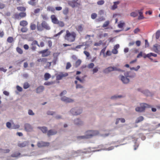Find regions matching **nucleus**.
<instances>
[{"label":"nucleus","mask_w":160,"mask_h":160,"mask_svg":"<svg viewBox=\"0 0 160 160\" xmlns=\"http://www.w3.org/2000/svg\"><path fill=\"white\" fill-rule=\"evenodd\" d=\"M121 80L123 83H127L129 82V79L126 77H124V76H122Z\"/></svg>","instance_id":"nucleus-19"},{"label":"nucleus","mask_w":160,"mask_h":160,"mask_svg":"<svg viewBox=\"0 0 160 160\" xmlns=\"http://www.w3.org/2000/svg\"><path fill=\"white\" fill-rule=\"evenodd\" d=\"M37 30L39 31H42L44 29L46 30H49L50 29V27L49 24L45 21H42L41 24L38 22L37 24Z\"/></svg>","instance_id":"nucleus-3"},{"label":"nucleus","mask_w":160,"mask_h":160,"mask_svg":"<svg viewBox=\"0 0 160 160\" xmlns=\"http://www.w3.org/2000/svg\"><path fill=\"white\" fill-rule=\"evenodd\" d=\"M38 62H41L43 63H46L47 62V59L46 58H40L37 60Z\"/></svg>","instance_id":"nucleus-29"},{"label":"nucleus","mask_w":160,"mask_h":160,"mask_svg":"<svg viewBox=\"0 0 160 160\" xmlns=\"http://www.w3.org/2000/svg\"><path fill=\"white\" fill-rule=\"evenodd\" d=\"M125 23L124 22H120L118 25V26L119 28H122L124 25Z\"/></svg>","instance_id":"nucleus-51"},{"label":"nucleus","mask_w":160,"mask_h":160,"mask_svg":"<svg viewBox=\"0 0 160 160\" xmlns=\"http://www.w3.org/2000/svg\"><path fill=\"white\" fill-rule=\"evenodd\" d=\"M68 74L67 72L64 73L63 72H61L58 74L56 76V79L57 80H60L64 77L68 76Z\"/></svg>","instance_id":"nucleus-8"},{"label":"nucleus","mask_w":160,"mask_h":160,"mask_svg":"<svg viewBox=\"0 0 160 160\" xmlns=\"http://www.w3.org/2000/svg\"><path fill=\"white\" fill-rule=\"evenodd\" d=\"M57 131L52 130H50L47 132V135L48 136L55 135L57 133Z\"/></svg>","instance_id":"nucleus-20"},{"label":"nucleus","mask_w":160,"mask_h":160,"mask_svg":"<svg viewBox=\"0 0 160 160\" xmlns=\"http://www.w3.org/2000/svg\"><path fill=\"white\" fill-rule=\"evenodd\" d=\"M144 118L142 116H140L137 118L135 121V123H138L143 121L144 120Z\"/></svg>","instance_id":"nucleus-23"},{"label":"nucleus","mask_w":160,"mask_h":160,"mask_svg":"<svg viewBox=\"0 0 160 160\" xmlns=\"http://www.w3.org/2000/svg\"><path fill=\"white\" fill-rule=\"evenodd\" d=\"M160 30H158L156 33L155 34V37L157 39H158L160 37Z\"/></svg>","instance_id":"nucleus-35"},{"label":"nucleus","mask_w":160,"mask_h":160,"mask_svg":"<svg viewBox=\"0 0 160 160\" xmlns=\"http://www.w3.org/2000/svg\"><path fill=\"white\" fill-rule=\"evenodd\" d=\"M42 17L43 19L45 20H47L48 18L47 15L46 14L42 15Z\"/></svg>","instance_id":"nucleus-57"},{"label":"nucleus","mask_w":160,"mask_h":160,"mask_svg":"<svg viewBox=\"0 0 160 160\" xmlns=\"http://www.w3.org/2000/svg\"><path fill=\"white\" fill-rule=\"evenodd\" d=\"M17 9L18 10L20 11H22V12H24L26 10L25 8L23 7H21V6L18 7L17 8Z\"/></svg>","instance_id":"nucleus-30"},{"label":"nucleus","mask_w":160,"mask_h":160,"mask_svg":"<svg viewBox=\"0 0 160 160\" xmlns=\"http://www.w3.org/2000/svg\"><path fill=\"white\" fill-rule=\"evenodd\" d=\"M138 14V12H133L130 13V16L131 17H137Z\"/></svg>","instance_id":"nucleus-32"},{"label":"nucleus","mask_w":160,"mask_h":160,"mask_svg":"<svg viewBox=\"0 0 160 160\" xmlns=\"http://www.w3.org/2000/svg\"><path fill=\"white\" fill-rule=\"evenodd\" d=\"M25 129L28 132H30L32 130V128L31 125L28 124H25L24 125Z\"/></svg>","instance_id":"nucleus-12"},{"label":"nucleus","mask_w":160,"mask_h":160,"mask_svg":"<svg viewBox=\"0 0 160 160\" xmlns=\"http://www.w3.org/2000/svg\"><path fill=\"white\" fill-rule=\"evenodd\" d=\"M144 94H145L146 96H149L150 94V92L147 90H145L144 91L142 92Z\"/></svg>","instance_id":"nucleus-58"},{"label":"nucleus","mask_w":160,"mask_h":160,"mask_svg":"<svg viewBox=\"0 0 160 160\" xmlns=\"http://www.w3.org/2000/svg\"><path fill=\"white\" fill-rule=\"evenodd\" d=\"M99 132L97 130H88L85 133L84 136L77 137V138L79 139H87L98 135Z\"/></svg>","instance_id":"nucleus-1"},{"label":"nucleus","mask_w":160,"mask_h":160,"mask_svg":"<svg viewBox=\"0 0 160 160\" xmlns=\"http://www.w3.org/2000/svg\"><path fill=\"white\" fill-rule=\"evenodd\" d=\"M50 75L48 73H46L44 75V79L45 80H48L51 78Z\"/></svg>","instance_id":"nucleus-26"},{"label":"nucleus","mask_w":160,"mask_h":160,"mask_svg":"<svg viewBox=\"0 0 160 160\" xmlns=\"http://www.w3.org/2000/svg\"><path fill=\"white\" fill-rule=\"evenodd\" d=\"M76 28L79 32H82L83 30V28L82 27V25H79L77 26L76 27Z\"/></svg>","instance_id":"nucleus-24"},{"label":"nucleus","mask_w":160,"mask_h":160,"mask_svg":"<svg viewBox=\"0 0 160 160\" xmlns=\"http://www.w3.org/2000/svg\"><path fill=\"white\" fill-rule=\"evenodd\" d=\"M121 97H122L121 96H117L114 95V96H112L111 97V99H115L117 98H120Z\"/></svg>","instance_id":"nucleus-59"},{"label":"nucleus","mask_w":160,"mask_h":160,"mask_svg":"<svg viewBox=\"0 0 160 160\" xmlns=\"http://www.w3.org/2000/svg\"><path fill=\"white\" fill-rule=\"evenodd\" d=\"M143 10V9H142L138 11V13L139 14V15L138 17V19L139 20L143 19L144 18V16L143 15V12L142 11Z\"/></svg>","instance_id":"nucleus-17"},{"label":"nucleus","mask_w":160,"mask_h":160,"mask_svg":"<svg viewBox=\"0 0 160 160\" xmlns=\"http://www.w3.org/2000/svg\"><path fill=\"white\" fill-rule=\"evenodd\" d=\"M53 82H46L44 84L45 85H50L53 84Z\"/></svg>","instance_id":"nucleus-53"},{"label":"nucleus","mask_w":160,"mask_h":160,"mask_svg":"<svg viewBox=\"0 0 160 160\" xmlns=\"http://www.w3.org/2000/svg\"><path fill=\"white\" fill-rule=\"evenodd\" d=\"M49 145V143L47 142L41 141L38 142L37 145L39 148H42L44 147L48 146Z\"/></svg>","instance_id":"nucleus-9"},{"label":"nucleus","mask_w":160,"mask_h":160,"mask_svg":"<svg viewBox=\"0 0 160 160\" xmlns=\"http://www.w3.org/2000/svg\"><path fill=\"white\" fill-rule=\"evenodd\" d=\"M30 86V85L28 83L26 82L24 83L23 84V88L26 89L28 88Z\"/></svg>","instance_id":"nucleus-42"},{"label":"nucleus","mask_w":160,"mask_h":160,"mask_svg":"<svg viewBox=\"0 0 160 160\" xmlns=\"http://www.w3.org/2000/svg\"><path fill=\"white\" fill-rule=\"evenodd\" d=\"M76 37V34L75 32H72L71 33L68 30H67L64 38L69 42H72L75 41Z\"/></svg>","instance_id":"nucleus-2"},{"label":"nucleus","mask_w":160,"mask_h":160,"mask_svg":"<svg viewBox=\"0 0 160 160\" xmlns=\"http://www.w3.org/2000/svg\"><path fill=\"white\" fill-rule=\"evenodd\" d=\"M112 52L115 54H116L118 53V50L113 48L112 51Z\"/></svg>","instance_id":"nucleus-54"},{"label":"nucleus","mask_w":160,"mask_h":160,"mask_svg":"<svg viewBox=\"0 0 160 160\" xmlns=\"http://www.w3.org/2000/svg\"><path fill=\"white\" fill-rule=\"evenodd\" d=\"M74 123L75 124L77 125L81 124L82 123V122L79 119H77L75 120Z\"/></svg>","instance_id":"nucleus-33"},{"label":"nucleus","mask_w":160,"mask_h":160,"mask_svg":"<svg viewBox=\"0 0 160 160\" xmlns=\"http://www.w3.org/2000/svg\"><path fill=\"white\" fill-rule=\"evenodd\" d=\"M13 41V39L12 37H9L8 38L7 41L9 43H12Z\"/></svg>","instance_id":"nucleus-40"},{"label":"nucleus","mask_w":160,"mask_h":160,"mask_svg":"<svg viewBox=\"0 0 160 160\" xmlns=\"http://www.w3.org/2000/svg\"><path fill=\"white\" fill-rule=\"evenodd\" d=\"M28 24V22L25 20H22L20 22V25L23 27L26 26Z\"/></svg>","instance_id":"nucleus-21"},{"label":"nucleus","mask_w":160,"mask_h":160,"mask_svg":"<svg viewBox=\"0 0 160 160\" xmlns=\"http://www.w3.org/2000/svg\"><path fill=\"white\" fill-rule=\"evenodd\" d=\"M105 20L103 16H101L99 17L96 19L97 22H99L104 21Z\"/></svg>","instance_id":"nucleus-37"},{"label":"nucleus","mask_w":160,"mask_h":160,"mask_svg":"<svg viewBox=\"0 0 160 160\" xmlns=\"http://www.w3.org/2000/svg\"><path fill=\"white\" fill-rule=\"evenodd\" d=\"M44 89V87L43 86H40L38 87L36 89V92L37 93H39L42 92Z\"/></svg>","instance_id":"nucleus-22"},{"label":"nucleus","mask_w":160,"mask_h":160,"mask_svg":"<svg viewBox=\"0 0 160 160\" xmlns=\"http://www.w3.org/2000/svg\"><path fill=\"white\" fill-rule=\"evenodd\" d=\"M47 11L52 12H54L55 10L54 8L50 6H48L47 7Z\"/></svg>","instance_id":"nucleus-27"},{"label":"nucleus","mask_w":160,"mask_h":160,"mask_svg":"<svg viewBox=\"0 0 160 160\" xmlns=\"http://www.w3.org/2000/svg\"><path fill=\"white\" fill-rule=\"evenodd\" d=\"M44 42H40V44H39L38 43V47H44Z\"/></svg>","instance_id":"nucleus-56"},{"label":"nucleus","mask_w":160,"mask_h":160,"mask_svg":"<svg viewBox=\"0 0 160 160\" xmlns=\"http://www.w3.org/2000/svg\"><path fill=\"white\" fill-rule=\"evenodd\" d=\"M51 18L52 20V22L54 24H57L58 20L57 19L55 15H52L51 16Z\"/></svg>","instance_id":"nucleus-13"},{"label":"nucleus","mask_w":160,"mask_h":160,"mask_svg":"<svg viewBox=\"0 0 160 160\" xmlns=\"http://www.w3.org/2000/svg\"><path fill=\"white\" fill-rule=\"evenodd\" d=\"M38 53L39 54H42V57H47L50 54V52L48 49L40 51Z\"/></svg>","instance_id":"nucleus-7"},{"label":"nucleus","mask_w":160,"mask_h":160,"mask_svg":"<svg viewBox=\"0 0 160 160\" xmlns=\"http://www.w3.org/2000/svg\"><path fill=\"white\" fill-rule=\"evenodd\" d=\"M83 52L87 57H89L90 55L89 53L87 51H85Z\"/></svg>","instance_id":"nucleus-62"},{"label":"nucleus","mask_w":160,"mask_h":160,"mask_svg":"<svg viewBox=\"0 0 160 160\" xmlns=\"http://www.w3.org/2000/svg\"><path fill=\"white\" fill-rule=\"evenodd\" d=\"M70 112L73 115H77L80 114L82 112V110L80 109L77 110L76 109L73 108L71 110Z\"/></svg>","instance_id":"nucleus-10"},{"label":"nucleus","mask_w":160,"mask_h":160,"mask_svg":"<svg viewBox=\"0 0 160 160\" xmlns=\"http://www.w3.org/2000/svg\"><path fill=\"white\" fill-rule=\"evenodd\" d=\"M112 71H113V68H112V67H110L105 69L103 70V72L107 73Z\"/></svg>","instance_id":"nucleus-16"},{"label":"nucleus","mask_w":160,"mask_h":160,"mask_svg":"<svg viewBox=\"0 0 160 160\" xmlns=\"http://www.w3.org/2000/svg\"><path fill=\"white\" fill-rule=\"evenodd\" d=\"M120 3L119 1L115 2H113L114 4L111 7V9L114 10L117 8V5L119 4Z\"/></svg>","instance_id":"nucleus-18"},{"label":"nucleus","mask_w":160,"mask_h":160,"mask_svg":"<svg viewBox=\"0 0 160 160\" xmlns=\"http://www.w3.org/2000/svg\"><path fill=\"white\" fill-rule=\"evenodd\" d=\"M97 15L95 13H93L91 15V18L92 19H94L97 17Z\"/></svg>","instance_id":"nucleus-45"},{"label":"nucleus","mask_w":160,"mask_h":160,"mask_svg":"<svg viewBox=\"0 0 160 160\" xmlns=\"http://www.w3.org/2000/svg\"><path fill=\"white\" fill-rule=\"evenodd\" d=\"M36 0H30V1L28 2V3L30 5L34 6L36 4Z\"/></svg>","instance_id":"nucleus-31"},{"label":"nucleus","mask_w":160,"mask_h":160,"mask_svg":"<svg viewBox=\"0 0 160 160\" xmlns=\"http://www.w3.org/2000/svg\"><path fill=\"white\" fill-rule=\"evenodd\" d=\"M16 50L17 52L20 54H22L23 53V51L19 47L17 48Z\"/></svg>","instance_id":"nucleus-44"},{"label":"nucleus","mask_w":160,"mask_h":160,"mask_svg":"<svg viewBox=\"0 0 160 160\" xmlns=\"http://www.w3.org/2000/svg\"><path fill=\"white\" fill-rule=\"evenodd\" d=\"M57 24H58L59 26L62 27L64 26V23L62 21H58Z\"/></svg>","instance_id":"nucleus-38"},{"label":"nucleus","mask_w":160,"mask_h":160,"mask_svg":"<svg viewBox=\"0 0 160 160\" xmlns=\"http://www.w3.org/2000/svg\"><path fill=\"white\" fill-rule=\"evenodd\" d=\"M65 31V30H62L61 31L57 33V34H56L54 35V36L55 37H56L59 35H60L61 34H62L64 31Z\"/></svg>","instance_id":"nucleus-52"},{"label":"nucleus","mask_w":160,"mask_h":160,"mask_svg":"<svg viewBox=\"0 0 160 160\" xmlns=\"http://www.w3.org/2000/svg\"><path fill=\"white\" fill-rule=\"evenodd\" d=\"M38 128L41 130L44 133H46L47 131V128L46 127H38Z\"/></svg>","instance_id":"nucleus-25"},{"label":"nucleus","mask_w":160,"mask_h":160,"mask_svg":"<svg viewBox=\"0 0 160 160\" xmlns=\"http://www.w3.org/2000/svg\"><path fill=\"white\" fill-rule=\"evenodd\" d=\"M153 50L156 53L160 52V45L157 44L154 45L153 46Z\"/></svg>","instance_id":"nucleus-11"},{"label":"nucleus","mask_w":160,"mask_h":160,"mask_svg":"<svg viewBox=\"0 0 160 160\" xmlns=\"http://www.w3.org/2000/svg\"><path fill=\"white\" fill-rule=\"evenodd\" d=\"M42 10V9H40V8H37L35 9L34 11V13L35 14H37L39 13L40 11Z\"/></svg>","instance_id":"nucleus-55"},{"label":"nucleus","mask_w":160,"mask_h":160,"mask_svg":"<svg viewBox=\"0 0 160 160\" xmlns=\"http://www.w3.org/2000/svg\"><path fill=\"white\" fill-rule=\"evenodd\" d=\"M69 12L68 8H65L63 11V13L64 15H67Z\"/></svg>","instance_id":"nucleus-39"},{"label":"nucleus","mask_w":160,"mask_h":160,"mask_svg":"<svg viewBox=\"0 0 160 160\" xmlns=\"http://www.w3.org/2000/svg\"><path fill=\"white\" fill-rule=\"evenodd\" d=\"M19 14L15 13L14 14V18L15 19L20 20L21 19Z\"/></svg>","instance_id":"nucleus-48"},{"label":"nucleus","mask_w":160,"mask_h":160,"mask_svg":"<svg viewBox=\"0 0 160 160\" xmlns=\"http://www.w3.org/2000/svg\"><path fill=\"white\" fill-rule=\"evenodd\" d=\"M82 46V45H78L75 48H72V50H76L77 48H80Z\"/></svg>","instance_id":"nucleus-60"},{"label":"nucleus","mask_w":160,"mask_h":160,"mask_svg":"<svg viewBox=\"0 0 160 160\" xmlns=\"http://www.w3.org/2000/svg\"><path fill=\"white\" fill-rule=\"evenodd\" d=\"M28 142L27 141H24L22 142H19L18 145V147L22 148L27 146L28 144Z\"/></svg>","instance_id":"nucleus-15"},{"label":"nucleus","mask_w":160,"mask_h":160,"mask_svg":"<svg viewBox=\"0 0 160 160\" xmlns=\"http://www.w3.org/2000/svg\"><path fill=\"white\" fill-rule=\"evenodd\" d=\"M112 52L109 50H108L106 52V54H104L103 57L106 58L108 56H111L112 55Z\"/></svg>","instance_id":"nucleus-36"},{"label":"nucleus","mask_w":160,"mask_h":160,"mask_svg":"<svg viewBox=\"0 0 160 160\" xmlns=\"http://www.w3.org/2000/svg\"><path fill=\"white\" fill-rule=\"evenodd\" d=\"M140 107H137L135 108L137 112H142L146 108H150V105L145 103H142L140 104Z\"/></svg>","instance_id":"nucleus-4"},{"label":"nucleus","mask_w":160,"mask_h":160,"mask_svg":"<svg viewBox=\"0 0 160 160\" xmlns=\"http://www.w3.org/2000/svg\"><path fill=\"white\" fill-rule=\"evenodd\" d=\"M6 126L8 128H10L11 127V123L9 122H7L6 123Z\"/></svg>","instance_id":"nucleus-63"},{"label":"nucleus","mask_w":160,"mask_h":160,"mask_svg":"<svg viewBox=\"0 0 160 160\" xmlns=\"http://www.w3.org/2000/svg\"><path fill=\"white\" fill-rule=\"evenodd\" d=\"M112 68H113V71H120V72H123V71L122 70H121V69H120L119 68H118L117 67H112Z\"/></svg>","instance_id":"nucleus-49"},{"label":"nucleus","mask_w":160,"mask_h":160,"mask_svg":"<svg viewBox=\"0 0 160 160\" xmlns=\"http://www.w3.org/2000/svg\"><path fill=\"white\" fill-rule=\"evenodd\" d=\"M109 22L108 21H106L102 25L103 28H105L107 27L109 24Z\"/></svg>","instance_id":"nucleus-47"},{"label":"nucleus","mask_w":160,"mask_h":160,"mask_svg":"<svg viewBox=\"0 0 160 160\" xmlns=\"http://www.w3.org/2000/svg\"><path fill=\"white\" fill-rule=\"evenodd\" d=\"M61 100L66 102H72L73 100L66 97H63L61 98Z\"/></svg>","instance_id":"nucleus-14"},{"label":"nucleus","mask_w":160,"mask_h":160,"mask_svg":"<svg viewBox=\"0 0 160 160\" xmlns=\"http://www.w3.org/2000/svg\"><path fill=\"white\" fill-rule=\"evenodd\" d=\"M30 28L32 30H35L36 28V25L33 23H31L30 26Z\"/></svg>","instance_id":"nucleus-28"},{"label":"nucleus","mask_w":160,"mask_h":160,"mask_svg":"<svg viewBox=\"0 0 160 160\" xmlns=\"http://www.w3.org/2000/svg\"><path fill=\"white\" fill-rule=\"evenodd\" d=\"M28 30V29L25 27H22L21 29V31L22 32H26Z\"/></svg>","instance_id":"nucleus-41"},{"label":"nucleus","mask_w":160,"mask_h":160,"mask_svg":"<svg viewBox=\"0 0 160 160\" xmlns=\"http://www.w3.org/2000/svg\"><path fill=\"white\" fill-rule=\"evenodd\" d=\"M71 66H72L70 63V62H68L66 64V69H68L70 68Z\"/></svg>","instance_id":"nucleus-50"},{"label":"nucleus","mask_w":160,"mask_h":160,"mask_svg":"<svg viewBox=\"0 0 160 160\" xmlns=\"http://www.w3.org/2000/svg\"><path fill=\"white\" fill-rule=\"evenodd\" d=\"M19 16H20L21 19V18H24L26 16V12H21L19 13Z\"/></svg>","instance_id":"nucleus-34"},{"label":"nucleus","mask_w":160,"mask_h":160,"mask_svg":"<svg viewBox=\"0 0 160 160\" xmlns=\"http://www.w3.org/2000/svg\"><path fill=\"white\" fill-rule=\"evenodd\" d=\"M79 0H72L68 1V3L69 5L73 8L80 5V3L78 2Z\"/></svg>","instance_id":"nucleus-5"},{"label":"nucleus","mask_w":160,"mask_h":160,"mask_svg":"<svg viewBox=\"0 0 160 160\" xmlns=\"http://www.w3.org/2000/svg\"><path fill=\"white\" fill-rule=\"evenodd\" d=\"M94 63H91L88 65V68H92L94 67Z\"/></svg>","instance_id":"nucleus-61"},{"label":"nucleus","mask_w":160,"mask_h":160,"mask_svg":"<svg viewBox=\"0 0 160 160\" xmlns=\"http://www.w3.org/2000/svg\"><path fill=\"white\" fill-rule=\"evenodd\" d=\"M38 42L36 40L33 41L30 45V48L33 51H35L37 49L36 46H38Z\"/></svg>","instance_id":"nucleus-6"},{"label":"nucleus","mask_w":160,"mask_h":160,"mask_svg":"<svg viewBox=\"0 0 160 160\" xmlns=\"http://www.w3.org/2000/svg\"><path fill=\"white\" fill-rule=\"evenodd\" d=\"M105 2L103 0H101L98 1L97 2V4L99 5H102L104 4Z\"/></svg>","instance_id":"nucleus-46"},{"label":"nucleus","mask_w":160,"mask_h":160,"mask_svg":"<svg viewBox=\"0 0 160 160\" xmlns=\"http://www.w3.org/2000/svg\"><path fill=\"white\" fill-rule=\"evenodd\" d=\"M81 63V60L80 59H78L77 60L75 63V66L76 67L79 66Z\"/></svg>","instance_id":"nucleus-43"},{"label":"nucleus","mask_w":160,"mask_h":160,"mask_svg":"<svg viewBox=\"0 0 160 160\" xmlns=\"http://www.w3.org/2000/svg\"><path fill=\"white\" fill-rule=\"evenodd\" d=\"M98 13L100 15L103 14L104 13V10H99L98 12Z\"/></svg>","instance_id":"nucleus-64"}]
</instances>
